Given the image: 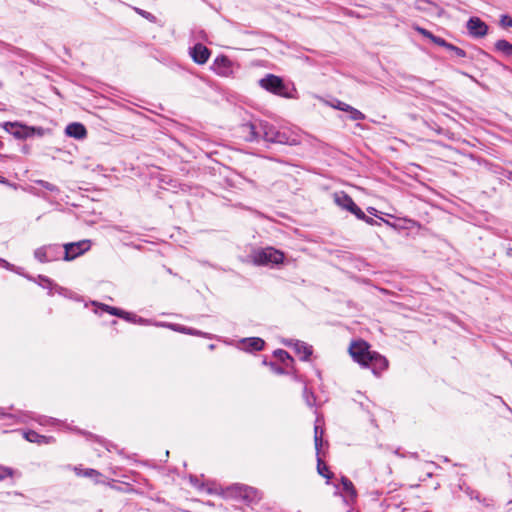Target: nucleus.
<instances>
[{"label":"nucleus","mask_w":512,"mask_h":512,"mask_svg":"<svg viewBox=\"0 0 512 512\" xmlns=\"http://www.w3.org/2000/svg\"><path fill=\"white\" fill-rule=\"evenodd\" d=\"M259 85L272 94L288 99L295 98V94L297 93L293 85L290 87L280 76L274 74H267L265 77L261 78Z\"/></svg>","instance_id":"f257e3e1"},{"label":"nucleus","mask_w":512,"mask_h":512,"mask_svg":"<svg viewBox=\"0 0 512 512\" xmlns=\"http://www.w3.org/2000/svg\"><path fill=\"white\" fill-rule=\"evenodd\" d=\"M349 118L353 121H360L365 119V115L358 109L351 107L349 111Z\"/></svg>","instance_id":"473e14b6"},{"label":"nucleus","mask_w":512,"mask_h":512,"mask_svg":"<svg viewBox=\"0 0 512 512\" xmlns=\"http://www.w3.org/2000/svg\"><path fill=\"white\" fill-rule=\"evenodd\" d=\"M0 266L8 269V270H11V271H14V265L10 264L9 262H7L6 260L0 258Z\"/></svg>","instance_id":"de8ad7c7"},{"label":"nucleus","mask_w":512,"mask_h":512,"mask_svg":"<svg viewBox=\"0 0 512 512\" xmlns=\"http://www.w3.org/2000/svg\"><path fill=\"white\" fill-rule=\"evenodd\" d=\"M274 356L282 362L286 367H288L290 364L294 362L293 358L290 356V354L282 349H277L274 351Z\"/></svg>","instance_id":"393cba45"},{"label":"nucleus","mask_w":512,"mask_h":512,"mask_svg":"<svg viewBox=\"0 0 512 512\" xmlns=\"http://www.w3.org/2000/svg\"><path fill=\"white\" fill-rule=\"evenodd\" d=\"M466 28L469 34L474 38H482L488 33V25L476 16L469 18Z\"/></svg>","instance_id":"1a4fd4ad"},{"label":"nucleus","mask_w":512,"mask_h":512,"mask_svg":"<svg viewBox=\"0 0 512 512\" xmlns=\"http://www.w3.org/2000/svg\"><path fill=\"white\" fill-rule=\"evenodd\" d=\"M135 11H136L137 14L141 15L143 18L149 20L150 22L154 23L156 21V17L152 13H150L148 11H145V10L140 9V8H135Z\"/></svg>","instance_id":"e433bc0d"},{"label":"nucleus","mask_w":512,"mask_h":512,"mask_svg":"<svg viewBox=\"0 0 512 512\" xmlns=\"http://www.w3.org/2000/svg\"><path fill=\"white\" fill-rule=\"evenodd\" d=\"M4 147V143L0 140V150Z\"/></svg>","instance_id":"5fc2aeb1"},{"label":"nucleus","mask_w":512,"mask_h":512,"mask_svg":"<svg viewBox=\"0 0 512 512\" xmlns=\"http://www.w3.org/2000/svg\"><path fill=\"white\" fill-rule=\"evenodd\" d=\"M243 350L247 352L261 351L265 346V341L259 337L244 338L241 340Z\"/></svg>","instance_id":"a211bd4d"},{"label":"nucleus","mask_w":512,"mask_h":512,"mask_svg":"<svg viewBox=\"0 0 512 512\" xmlns=\"http://www.w3.org/2000/svg\"><path fill=\"white\" fill-rule=\"evenodd\" d=\"M73 470L77 476L86 477V478H93L96 483H99V477L101 476V473L95 469L87 468L82 469L79 466L73 467Z\"/></svg>","instance_id":"412c9836"},{"label":"nucleus","mask_w":512,"mask_h":512,"mask_svg":"<svg viewBox=\"0 0 512 512\" xmlns=\"http://www.w3.org/2000/svg\"><path fill=\"white\" fill-rule=\"evenodd\" d=\"M500 25L503 28H512V17L507 14L501 15Z\"/></svg>","instance_id":"4c0bfd02"},{"label":"nucleus","mask_w":512,"mask_h":512,"mask_svg":"<svg viewBox=\"0 0 512 512\" xmlns=\"http://www.w3.org/2000/svg\"><path fill=\"white\" fill-rule=\"evenodd\" d=\"M34 257L36 260H38L41 263L49 262L48 256H47V251L45 250V245L35 249Z\"/></svg>","instance_id":"2f4dec72"},{"label":"nucleus","mask_w":512,"mask_h":512,"mask_svg":"<svg viewBox=\"0 0 512 512\" xmlns=\"http://www.w3.org/2000/svg\"><path fill=\"white\" fill-rule=\"evenodd\" d=\"M284 260V253L273 248L267 247L264 249H259L254 252L253 261L256 265L264 266V265H277L282 263Z\"/></svg>","instance_id":"39448f33"},{"label":"nucleus","mask_w":512,"mask_h":512,"mask_svg":"<svg viewBox=\"0 0 512 512\" xmlns=\"http://www.w3.org/2000/svg\"><path fill=\"white\" fill-rule=\"evenodd\" d=\"M135 323L140 324V325H148V324H150V321L148 319L137 316Z\"/></svg>","instance_id":"8fccbe9b"},{"label":"nucleus","mask_w":512,"mask_h":512,"mask_svg":"<svg viewBox=\"0 0 512 512\" xmlns=\"http://www.w3.org/2000/svg\"><path fill=\"white\" fill-rule=\"evenodd\" d=\"M417 31H418L421 35H423L425 38H427V39H429V40L432 38L433 33H432V32H430L429 30L425 29V28L418 27V28H417Z\"/></svg>","instance_id":"a18cd8bd"},{"label":"nucleus","mask_w":512,"mask_h":512,"mask_svg":"<svg viewBox=\"0 0 512 512\" xmlns=\"http://www.w3.org/2000/svg\"><path fill=\"white\" fill-rule=\"evenodd\" d=\"M351 214L355 215V217L359 220L364 219L365 213L361 210L360 207L357 206V204L354 206V208L350 211Z\"/></svg>","instance_id":"ea45409f"},{"label":"nucleus","mask_w":512,"mask_h":512,"mask_svg":"<svg viewBox=\"0 0 512 512\" xmlns=\"http://www.w3.org/2000/svg\"><path fill=\"white\" fill-rule=\"evenodd\" d=\"M212 70L219 76L229 77L233 73L232 61L225 55L217 56L212 64Z\"/></svg>","instance_id":"9b49d317"},{"label":"nucleus","mask_w":512,"mask_h":512,"mask_svg":"<svg viewBox=\"0 0 512 512\" xmlns=\"http://www.w3.org/2000/svg\"><path fill=\"white\" fill-rule=\"evenodd\" d=\"M7 414L0 409V417H5Z\"/></svg>","instance_id":"603ef678"},{"label":"nucleus","mask_w":512,"mask_h":512,"mask_svg":"<svg viewBox=\"0 0 512 512\" xmlns=\"http://www.w3.org/2000/svg\"><path fill=\"white\" fill-rule=\"evenodd\" d=\"M434 44L438 45V46H441V47H444L446 49H448L449 45L451 43L447 42L444 38L442 37H439V36H436V35H432V38L430 39Z\"/></svg>","instance_id":"c9c22d12"},{"label":"nucleus","mask_w":512,"mask_h":512,"mask_svg":"<svg viewBox=\"0 0 512 512\" xmlns=\"http://www.w3.org/2000/svg\"><path fill=\"white\" fill-rule=\"evenodd\" d=\"M351 107L352 106H350L349 104L341 102V101H338L337 105L335 106L336 109H338L340 111L347 112V113H349Z\"/></svg>","instance_id":"79ce46f5"},{"label":"nucleus","mask_w":512,"mask_h":512,"mask_svg":"<svg viewBox=\"0 0 512 512\" xmlns=\"http://www.w3.org/2000/svg\"><path fill=\"white\" fill-rule=\"evenodd\" d=\"M90 241L89 240H81L78 242L66 243L63 245V260L71 261L75 258L83 255L86 251L90 249Z\"/></svg>","instance_id":"0eeeda50"},{"label":"nucleus","mask_w":512,"mask_h":512,"mask_svg":"<svg viewBox=\"0 0 512 512\" xmlns=\"http://www.w3.org/2000/svg\"><path fill=\"white\" fill-rule=\"evenodd\" d=\"M45 250L47 251L49 262L63 258V246H60L59 244L45 245Z\"/></svg>","instance_id":"6ab92c4d"},{"label":"nucleus","mask_w":512,"mask_h":512,"mask_svg":"<svg viewBox=\"0 0 512 512\" xmlns=\"http://www.w3.org/2000/svg\"><path fill=\"white\" fill-rule=\"evenodd\" d=\"M0 266L8 269V270H11V271H14V265L10 264L9 262H7L6 260L0 258Z\"/></svg>","instance_id":"49530a36"},{"label":"nucleus","mask_w":512,"mask_h":512,"mask_svg":"<svg viewBox=\"0 0 512 512\" xmlns=\"http://www.w3.org/2000/svg\"><path fill=\"white\" fill-rule=\"evenodd\" d=\"M80 434L82 435H85L87 437H89L90 439H95L96 441H98L101 445H103L108 451H111L112 448H115V445L112 444L111 442L109 441H106L104 439H101L100 437L96 436V435H93L92 433H89V432H85V431H82V430H77Z\"/></svg>","instance_id":"a878e982"},{"label":"nucleus","mask_w":512,"mask_h":512,"mask_svg":"<svg viewBox=\"0 0 512 512\" xmlns=\"http://www.w3.org/2000/svg\"><path fill=\"white\" fill-rule=\"evenodd\" d=\"M362 221H364L365 223H367L368 225H371V226L380 225V223H381V221L375 220L374 218L369 217L366 214H365L364 219H362Z\"/></svg>","instance_id":"c03bdc74"},{"label":"nucleus","mask_w":512,"mask_h":512,"mask_svg":"<svg viewBox=\"0 0 512 512\" xmlns=\"http://www.w3.org/2000/svg\"><path fill=\"white\" fill-rule=\"evenodd\" d=\"M34 183L43 187L44 189L52 192V193H55V194H59L60 193V188L48 181H45V180H41V179H37V180H34Z\"/></svg>","instance_id":"c85d7f7f"},{"label":"nucleus","mask_w":512,"mask_h":512,"mask_svg":"<svg viewBox=\"0 0 512 512\" xmlns=\"http://www.w3.org/2000/svg\"><path fill=\"white\" fill-rule=\"evenodd\" d=\"M36 282L41 287L49 290V295H53L54 293H58L60 295H67L68 290L59 286L52 279L44 275H38Z\"/></svg>","instance_id":"4468645a"},{"label":"nucleus","mask_w":512,"mask_h":512,"mask_svg":"<svg viewBox=\"0 0 512 512\" xmlns=\"http://www.w3.org/2000/svg\"><path fill=\"white\" fill-rule=\"evenodd\" d=\"M262 120H254L243 123L240 126L242 137L248 142H259L262 133Z\"/></svg>","instance_id":"6e6552de"},{"label":"nucleus","mask_w":512,"mask_h":512,"mask_svg":"<svg viewBox=\"0 0 512 512\" xmlns=\"http://www.w3.org/2000/svg\"><path fill=\"white\" fill-rule=\"evenodd\" d=\"M99 308L102 311L108 312L109 314L117 316L119 318L122 316V314H126V311L119 309L117 307H112V306L106 305V304H99Z\"/></svg>","instance_id":"7c9ffc66"},{"label":"nucleus","mask_w":512,"mask_h":512,"mask_svg":"<svg viewBox=\"0 0 512 512\" xmlns=\"http://www.w3.org/2000/svg\"><path fill=\"white\" fill-rule=\"evenodd\" d=\"M372 352L373 351L370 350L369 344L364 340L354 341L349 347L351 357L362 367L363 365H367L368 358Z\"/></svg>","instance_id":"423d86ee"},{"label":"nucleus","mask_w":512,"mask_h":512,"mask_svg":"<svg viewBox=\"0 0 512 512\" xmlns=\"http://www.w3.org/2000/svg\"><path fill=\"white\" fill-rule=\"evenodd\" d=\"M341 484L344 492L348 495V497L354 500L357 497L356 489L350 479L345 476L341 477Z\"/></svg>","instance_id":"5701e85b"},{"label":"nucleus","mask_w":512,"mask_h":512,"mask_svg":"<svg viewBox=\"0 0 512 512\" xmlns=\"http://www.w3.org/2000/svg\"><path fill=\"white\" fill-rule=\"evenodd\" d=\"M283 344L287 347H292L302 361H307L313 352L312 346L300 340L289 339L283 341Z\"/></svg>","instance_id":"f8f14e48"},{"label":"nucleus","mask_w":512,"mask_h":512,"mask_svg":"<svg viewBox=\"0 0 512 512\" xmlns=\"http://www.w3.org/2000/svg\"><path fill=\"white\" fill-rule=\"evenodd\" d=\"M468 495L470 496L471 499H476L478 501L480 500V494L477 491L471 490L468 492Z\"/></svg>","instance_id":"3c124183"},{"label":"nucleus","mask_w":512,"mask_h":512,"mask_svg":"<svg viewBox=\"0 0 512 512\" xmlns=\"http://www.w3.org/2000/svg\"><path fill=\"white\" fill-rule=\"evenodd\" d=\"M226 495L228 497L240 499L247 505L256 504L262 498V493L258 489L244 484H233L227 487Z\"/></svg>","instance_id":"20e7f679"},{"label":"nucleus","mask_w":512,"mask_h":512,"mask_svg":"<svg viewBox=\"0 0 512 512\" xmlns=\"http://www.w3.org/2000/svg\"><path fill=\"white\" fill-rule=\"evenodd\" d=\"M261 139L269 143L297 145L298 141L286 131L278 130L274 125L267 121H263Z\"/></svg>","instance_id":"7ed1b4c3"},{"label":"nucleus","mask_w":512,"mask_h":512,"mask_svg":"<svg viewBox=\"0 0 512 512\" xmlns=\"http://www.w3.org/2000/svg\"><path fill=\"white\" fill-rule=\"evenodd\" d=\"M481 53L486 55V56H489L488 53H486L485 51L481 50Z\"/></svg>","instance_id":"13d9d810"},{"label":"nucleus","mask_w":512,"mask_h":512,"mask_svg":"<svg viewBox=\"0 0 512 512\" xmlns=\"http://www.w3.org/2000/svg\"><path fill=\"white\" fill-rule=\"evenodd\" d=\"M317 472L322 477L330 480L334 474L329 470L328 466L324 463L321 457H317Z\"/></svg>","instance_id":"b1692460"},{"label":"nucleus","mask_w":512,"mask_h":512,"mask_svg":"<svg viewBox=\"0 0 512 512\" xmlns=\"http://www.w3.org/2000/svg\"><path fill=\"white\" fill-rule=\"evenodd\" d=\"M494 48L497 52L503 54L506 57H512V44L505 40L500 39L495 42Z\"/></svg>","instance_id":"4be33fe9"},{"label":"nucleus","mask_w":512,"mask_h":512,"mask_svg":"<svg viewBox=\"0 0 512 512\" xmlns=\"http://www.w3.org/2000/svg\"><path fill=\"white\" fill-rule=\"evenodd\" d=\"M320 431H323V430L318 427L317 435H320Z\"/></svg>","instance_id":"4d7b16f0"},{"label":"nucleus","mask_w":512,"mask_h":512,"mask_svg":"<svg viewBox=\"0 0 512 512\" xmlns=\"http://www.w3.org/2000/svg\"><path fill=\"white\" fill-rule=\"evenodd\" d=\"M432 473H427V477H432Z\"/></svg>","instance_id":"bf43d9fd"},{"label":"nucleus","mask_w":512,"mask_h":512,"mask_svg":"<svg viewBox=\"0 0 512 512\" xmlns=\"http://www.w3.org/2000/svg\"><path fill=\"white\" fill-rule=\"evenodd\" d=\"M318 425L314 427V445L316 450V456L320 457V451L324 444L323 441V431H320V435H317Z\"/></svg>","instance_id":"bb28decb"},{"label":"nucleus","mask_w":512,"mask_h":512,"mask_svg":"<svg viewBox=\"0 0 512 512\" xmlns=\"http://www.w3.org/2000/svg\"><path fill=\"white\" fill-rule=\"evenodd\" d=\"M38 196H41L42 198H46L45 194L38 193Z\"/></svg>","instance_id":"6e6d98bb"},{"label":"nucleus","mask_w":512,"mask_h":512,"mask_svg":"<svg viewBox=\"0 0 512 512\" xmlns=\"http://www.w3.org/2000/svg\"><path fill=\"white\" fill-rule=\"evenodd\" d=\"M419 81L424 82V80H421V79H419ZM425 83H427L428 85H432V82H429V81H425Z\"/></svg>","instance_id":"864d4df0"},{"label":"nucleus","mask_w":512,"mask_h":512,"mask_svg":"<svg viewBox=\"0 0 512 512\" xmlns=\"http://www.w3.org/2000/svg\"><path fill=\"white\" fill-rule=\"evenodd\" d=\"M189 54L195 63L203 65L208 61L211 51L202 43H196L189 49Z\"/></svg>","instance_id":"ddd939ff"},{"label":"nucleus","mask_w":512,"mask_h":512,"mask_svg":"<svg viewBox=\"0 0 512 512\" xmlns=\"http://www.w3.org/2000/svg\"><path fill=\"white\" fill-rule=\"evenodd\" d=\"M303 398L307 406L313 407L316 402V396L306 385L303 388Z\"/></svg>","instance_id":"cd10ccee"},{"label":"nucleus","mask_w":512,"mask_h":512,"mask_svg":"<svg viewBox=\"0 0 512 512\" xmlns=\"http://www.w3.org/2000/svg\"><path fill=\"white\" fill-rule=\"evenodd\" d=\"M363 367L371 369L374 375H379L388 368V360L378 352L373 351L368 358L367 365H363Z\"/></svg>","instance_id":"9d476101"},{"label":"nucleus","mask_w":512,"mask_h":512,"mask_svg":"<svg viewBox=\"0 0 512 512\" xmlns=\"http://www.w3.org/2000/svg\"><path fill=\"white\" fill-rule=\"evenodd\" d=\"M155 325L161 326V327H167V328H170L173 331H176V332H179V333H183V334H187V335H193V336H200V335H202V332L199 331V330H196L194 328L187 327V326H184V325H181V324H177V323L160 322V323H156Z\"/></svg>","instance_id":"f3484780"},{"label":"nucleus","mask_w":512,"mask_h":512,"mask_svg":"<svg viewBox=\"0 0 512 512\" xmlns=\"http://www.w3.org/2000/svg\"><path fill=\"white\" fill-rule=\"evenodd\" d=\"M268 365L270 366L272 372L275 374L282 375L285 373L284 368L274 362H270Z\"/></svg>","instance_id":"a19ab883"},{"label":"nucleus","mask_w":512,"mask_h":512,"mask_svg":"<svg viewBox=\"0 0 512 512\" xmlns=\"http://www.w3.org/2000/svg\"><path fill=\"white\" fill-rule=\"evenodd\" d=\"M99 308L102 311L108 312L109 314L117 316L119 318L122 316V314H126V311L119 309L117 307H112V306L106 305V304H99Z\"/></svg>","instance_id":"c756f323"},{"label":"nucleus","mask_w":512,"mask_h":512,"mask_svg":"<svg viewBox=\"0 0 512 512\" xmlns=\"http://www.w3.org/2000/svg\"><path fill=\"white\" fill-rule=\"evenodd\" d=\"M333 198L337 206L348 212H350L356 205L352 197L345 193L344 191L335 192Z\"/></svg>","instance_id":"2eb2a0df"},{"label":"nucleus","mask_w":512,"mask_h":512,"mask_svg":"<svg viewBox=\"0 0 512 512\" xmlns=\"http://www.w3.org/2000/svg\"><path fill=\"white\" fill-rule=\"evenodd\" d=\"M136 317H137V315L126 311V314H122V316L120 318L133 323V322H136Z\"/></svg>","instance_id":"37998d69"},{"label":"nucleus","mask_w":512,"mask_h":512,"mask_svg":"<svg viewBox=\"0 0 512 512\" xmlns=\"http://www.w3.org/2000/svg\"><path fill=\"white\" fill-rule=\"evenodd\" d=\"M0 127L19 140H25L32 137H43L47 131L42 127L28 126L18 121L3 122L0 123Z\"/></svg>","instance_id":"f03ea898"},{"label":"nucleus","mask_w":512,"mask_h":512,"mask_svg":"<svg viewBox=\"0 0 512 512\" xmlns=\"http://www.w3.org/2000/svg\"><path fill=\"white\" fill-rule=\"evenodd\" d=\"M449 51H452L457 57L464 58L467 56V53L464 49L453 45L452 43L449 45L448 49Z\"/></svg>","instance_id":"f704fd0d"},{"label":"nucleus","mask_w":512,"mask_h":512,"mask_svg":"<svg viewBox=\"0 0 512 512\" xmlns=\"http://www.w3.org/2000/svg\"><path fill=\"white\" fill-rule=\"evenodd\" d=\"M367 212H368L370 215H373V216H375V217L379 218V220H380L381 222L385 223L386 225H388V226H390V227H393V228H396V227H397V226H396V224L391 223L390 221H388V220H386V219H384V218H382V217H379V216H378V210H377L376 208H374V207H368V208H367Z\"/></svg>","instance_id":"72a5a7b5"},{"label":"nucleus","mask_w":512,"mask_h":512,"mask_svg":"<svg viewBox=\"0 0 512 512\" xmlns=\"http://www.w3.org/2000/svg\"><path fill=\"white\" fill-rule=\"evenodd\" d=\"M503 248H504V251H505V254L512 258V241L510 243H508L507 245H503Z\"/></svg>","instance_id":"09e8293b"},{"label":"nucleus","mask_w":512,"mask_h":512,"mask_svg":"<svg viewBox=\"0 0 512 512\" xmlns=\"http://www.w3.org/2000/svg\"><path fill=\"white\" fill-rule=\"evenodd\" d=\"M65 133L74 139H84L87 135L86 127L79 122H73L66 126Z\"/></svg>","instance_id":"dca6fc26"},{"label":"nucleus","mask_w":512,"mask_h":512,"mask_svg":"<svg viewBox=\"0 0 512 512\" xmlns=\"http://www.w3.org/2000/svg\"><path fill=\"white\" fill-rule=\"evenodd\" d=\"M24 438L29 442L38 443V444L50 443L52 440H54L53 437H51V436L40 435L33 430H29V431L25 432Z\"/></svg>","instance_id":"aec40b11"},{"label":"nucleus","mask_w":512,"mask_h":512,"mask_svg":"<svg viewBox=\"0 0 512 512\" xmlns=\"http://www.w3.org/2000/svg\"><path fill=\"white\" fill-rule=\"evenodd\" d=\"M12 469L8 467H0V481L12 476Z\"/></svg>","instance_id":"58836bf2"}]
</instances>
